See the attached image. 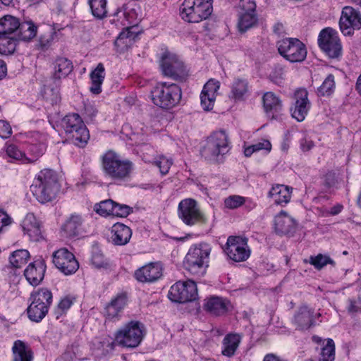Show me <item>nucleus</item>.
Wrapping results in <instances>:
<instances>
[{"label":"nucleus","instance_id":"nucleus-1","mask_svg":"<svg viewBox=\"0 0 361 361\" xmlns=\"http://www.w3.org/2000/svg\"><path fill=\"white\" fill-rule=\"evenodd\" d=\"M101 166L104 176L114 182L129 180L134 170L130 160L122 158L113 150H108L102 156Z\"/></svg>","mask_w":361,"mask_h":361},{"label":"nucleus","instance_id":"nucleus-2","mask_svg":"<svg viewBox=\"0 0 361 361\" xmlns=\"http://www.w3.org/2000/svg\"><path fill=\"white\" fill-rule=\"evenodd\" d=\"M30 190L40 203L51 202L59 190L56 174L51 169L42 170L35 178Z\"/></svg>","mask_w":361,"mask_h":361},{"label":"nucleus","instance_id":"nucleus-3","mask_svg":"<svg viewBox=\"0 0 361 361\" xmlns=\"http://www.w3.org/2000/svg\"><path fill=\"white\" fill-rule=\"evenodd\" d=\"M210 252L211 249L207 244L200 243L191 247L183 262L185 269L195 276H204L209 267Z\"/></svg>","mask_w":361,"mask_h":361},{"label":"nucleus","instance_id":"nucleus-4","mask_svg":"<svg viewBox=\"0 0 361 361\" xmlns=\"http://www.w3.org/2000/svg\"><path fill=\"white\" fill-rule=\"evenodd\" d=\"M151 96L155 105L161 109H170L180 102L182 91L175 83L159 82L152 90Z\"/></svg>","mask_w":361,"mask_h":361},{"label":"nucleus","instance_id":"nucleus-5","mask_svg":"<svg viewBox=\"0 0 361 361\" xmlns=\"http://www.w3.org/2000/svg\"><path fill=\"white\" fill-rule=\"evenodd\" d=\"M212 0H184L180 7V15L188 23H196L211 16Z\"/></svg>","mask_w":361,"mask_h":361},{"label":"nucleus","instance_id":"nucleus-6","mask_svg":"<svg viewBox=\"0 0 361 361\" xmlns=\"http://www.w3.org/2000/svg\"><path fill=\"white\" fill-rule=\"evenodd\" d=\"M228 152V139L225 131L219 130L213 133L206 140L201 150L202 157L207 161L218 163L219 157Z\"/></svg>","mask_w":361,"mask_h":361},{"label":"nucleus","instance_id":"nucleus-7","mask_svg":"<svg viewBox=\"0 0 361 361\" xmlns=\"http://www.w3.org/2000/svg\"><path fill=\"white\" fill-rule=\"evenodd\" d=\"M30 305L27 308L28 318L35 322H41L47 315L52 302V293L46 288H42L31 293Z\"/></svg>","mask_w":361,"mask_h":361},{"label":"nucleus","instance_id":"nucleus-8","mask_svg":"<svg viewBox=\"0 0 361 361\" xmlns=\"http://www.w3.org/2000/svg\"><path fill=\"white\" fill-rule=\"evenodd\" d=\"M62 126L72 142L80 147H85L89 139V130L78 114L66 115L62 120Z\"/></svg>","mask_w":361,"mask_h":361},{"label":"nucleus","instance_id":"nucleus-9","mask_svg":"<svg viewBox=\"0 0 361 361\" xmlns=\"http://www.w3.org/2000/svg\"><path fill=\"white\" fill-rule=\"evenodd\" d=\"M159 65L162 74L173 80L183 82L188 77V71L183 62L176 54L169 51L162 54Z\"/></svg>","mask_w":361,"mask_h":361},{"label":"nucleus","instance_id":"nucleus-10","mask_svg":"<svg viewBox=\"0 0 361 361\" xmlns=\"http://www.w3.org/2000/svg\"><path fill=\"white\" fill-rule=\"evenodd\" d=\"M144 332L145 326L141 322L130 321L116 332L115 340L123 347L133 348L141 343Z\"/></svg>","mask_w":361,"mask_h":361},{"label":"nucleus","instance_id":"nucleus-11","mask_svg":"<svg viewBox=\"0 0 361 361\" xmlns=\"http://www.w3.org/2000/svg\"><path fill=\"white\" fill-rule=\"evenodd\" d=\"M279 53L291 63L302 62L307 56V49L298 38H285L277 42Z\"/></svg>","mask_w":361,"mask_h":361},{"label":"nucleus","instance_id":"nucleus-12","mask_svg":"<svg viewBox=\"0 0 361 361\" xmlns=\"http://www.w3.org/2000/svg\"><path fill=\"white\" fill-rule=\"evenodd\" d=\"M320 49L331 59H338L342 54V45L337 32L331 27L321 30L318 37Z\"/></svg>","mask_w":361,"mask_h":361},{"label":"nucleus","instance_id":"nucleus-13","mask_svg":"<svg viewBox=\"0 0 361 361\" xmlns=\"http://www.w3.org/2000/svg\"><path fill=\"white\" fill-rule=\"evenodd\" d=\"M178 214L183 222L188 226L206 221V218L198 207L197 202L192 198H187L180 202Z\"/></svg>","mask_w":361,"mask_h":361},{"label":"nucleus","instance_id":"nucleus-14","mask_svg":"<svg viewBox=\"0 0 361 361\" xmlns=\"http://www.w3.org/2000/svg\"><path fill=\"white\" fill-rule=\"evenodd\" d=\"M197 285L192 280L176 283L171 287L169 292V298L178 303L193 301L197 299Z\"/></svg>","mask_w":361,"mask_h":361},{"label":"nucleus","instance_id":"nucleus-15","mask_svg":"<svg viewBox=\"0 0 361 361\" xmlns=\"http://www.w3.org/2000/svg\"><path fill=\"white\" fill-rule=\"evenodd\" d=\"M225 252L229 258L235 262H244L250 255L247 238L240 236H229Z\"/></svg>","mask_w":361,"mask_h":361},{"label":"nucleus","instance_id":"nucleus-16","mask_svg":"<svg viewBox=\"0 0 361 361\" xmlns=\"http://www.w3.org/2000/svg\"><path fill=\"white\" fill-rule=\"evenodd\" d=\"M53 263L65 275L73 274L79 268L75 255L66 248H61L53 253Z\"/></svg>","mask_w":361,"mask_h":361},{"label":"nucleus","instance_id":"nucleus-17","mask_svg":"<svg viewBox=\"0 0 361 361\" xmlns=\"http://www.w3.org/2000/svg\"><path fill=\"white\" fill-rule=\"evenodd\" d=\"M339 26L344 35H352L355 30L361 28V13L353 7H345L340 18Z\"/></svg>","mask_w":361,"mask_h":361},{"label":"nucleus","instance_id":"nucleus-18","mask_svg":"<svg viewBox=\"0 0 361 361\" xmlns=\"http://www.w3.org/2000/svg\"><path fill=\"white\" fill-rule=\"evenodd\" d=\"M294 107L290 109L291 116L298 121L305 120L310 109V102L308 99V92L305 89H299L294 93Z\"/></svg>","mask_w":361,"mask_h":361},{"label":"nucleus","instance_id":"nucleus-19","mask_svg":"<svg viewBox=\"0 0 361 361\" xmlns=\"http://www.w3.org/2000/svg\"><path fill=\"white\" fill-rule=\"evenodd\" d=\"M204 310L213 316L225 315L231 308L230 300L219 296H211L204 300Z\"/></svg>","mask_w":361,"mask_h":361},{"label":"nucleus","instance_id":"nucleus-20","mask_svg":"<svg viewBox=\"0 0 361 361\" xmlns=\"http://www.w3.org/2000/svg\"><path fill=\"white\" fill-rule=\"evenodd\" d=\"M162 276V267L158 262H150L135 272V279L142 283H152L157 281Z\"/></svg>","mask_w":361,"mask_h":361},{"label":"nucleus","instance_id":"nucleus-21","mask_svg":"<svg viewBox=\"0 0 361 361\" xmlns=\"http://www.w3.org/2000/svg\"><path fill=\"white\" fill-rule=\"evenodd\" d=\"M46 264L44 259H39L30 263L24 271V276L29 283L38 286L44 279Z\"/></svg>","mask_w":361,"mask_h":361},{"label":"nucleus","instance_id":"nucleus-22","mask_svg":"<svg viewBox=\"0 0 361 361\" xmlns=\"http://www.w3.org/2000/svg\"><path fill=\"white\" fill-rule=\"evenodd\" d=\"M22 228L31 240L39 241L43 238L41 224L32 213L27 214L22 222Z\"/></svg>","mask_w":361,"mask_h":361},{"label":"nucleus","instance_id":"nucleus-23","mask_svg":"<svg viewBox=\"0 0 361 361\" xmlns=\"http://www.w3.org/2000/svg\"><path fill=\"white\" fill-rule=\"evenodd\" d=\"M127 295L126 293L118 294L109 302L104 308V316L109 320L118 319L120 313L127 304Z\"/></svg>","mask_w":361,"mask_h":361},{"label":"nucleus","instance_id":"nucleus-24","mask_svg":"<svg viewBox=\"0 0 361 361\" xmlns=\"http://www.w3.org/2000/svg\"><path fill=\"white\" fill-rule=\"evenodd\" d=\"M275 230L281 235H292L295 231L296 221L284 211L275 217Z\"/></svg>","mask_w":361,"mask_h":361},{"label":"nucleus","instance_id":"nucleus-25","mask_svg":"<svg viewBox=\"0 0 361 361\" xmlns=\"http://www.w3.org/2000/svg\"><path fill=\"white\" fill-rule=\"evenodd\" d=\"M263 107L266 114L271 118H276L282 109V102L272 92H267L262 97Z\"/></svg>","mask_w":361,"mask_h":361},{"label":"nucleus","instance_id":"nucleus-26","mask_svg":"<svg viewBox=\"0 0 361 361\" xmlns=\"http://www.w3.org/2000/svg\"><path fill=\"white\" fill-rule=\"evenodd\" d=\"M314 310L306 305L299 307L294 315L293 323L299 330H306L314 325Z\"/></svg>","mask_w":361,"mask_h":361},{"label":"nucleus","instance_id":"nucleus-27","mask_svg":"<svg viewBox=\"0 0 361 361\" xmlns=\"http://www.w3.org/2000/svg\"><path fill=\"white\" fill-rule=\"evenodd\" d=\"M111 242L115 245H125L130 240L132 231L130 227L121 223H116L111 230Z\"/></svg>","mask_w":361,"mask_h":361},{"label":"nucleus","instance_id":"nucleus-28","mask_svg":"<svg viewBox=\"0 0 361 361\" xmlns=\"http://www.w3.org/2000/svg\"><path fill=\"white\" fill-rule=\"evenodd\" d=\"M220 87L219 81L211 79L203 87L202 91L200 94V99L203 105H205V99L209 100V103L204 107L205 111H210L213 109L217 91Z\"/></svg>","mask_w":361,"mask_h":361},{"label":"nucleus","instance_id":"nucleus-29","mask_svg":"<svg viewBox=\"0 0 361 361\" xmlns=\"http://www.w3.org/2000/svg\"><path fill=\"white\" fill-rule=\"evenodd\" d=\"M13 361H32L34 353L32 349L23 341L17 340L12 347Z\"/></svg>","mask_w":361,"mask_h":361},{"label":"nucleus","instance_id":"nucleus-30","mask_svg":"<svg viewBox=\"0 0 361 361\" xmlns=\"http://www.w3.org/2000/svg\"><path fill=\"white\" fill-rule=\"evenodd\" d=\"M292 188L284 185L273 186L269 192V196L274 199L277 204H287L291 197Z\"/></svg>","mask_w":361,"mask_h":361},{"label":"nucleus","instance_id":"nucleus-31","mask_svg":"<svg viewBox=\"0 0 361 361\" xmlns=\"http://www.w3.org/2000/svg\"><path fill=\"white\" fill-rule=\"evenodd\" d=\"M104 66L99 63L97 67L90 73L92 85L90 90L94 94H98L102 92V84L104 79Z\"/></svg>","mask_w":361,"mask_h":361},{"label":"nucleus","instance_id":"nucleus-32","mask_svg":"<svg viewBox=\"0 0 361 361\" xmlns=\"http://www.w3.org/2000/svg\"><path fill=\"white\" fill-rule=\"evenodd\" d=\"M73 66L72 62L66 58L59 57L54 62V78L61 79L66 78L73 71Z\"/></svg>","mask_w":361,"mask_h":361},{"label":"nucleus","instance_id":"nucleus-33","mask_svg":"<svg viewBox=\"0 0 361 361\" xmlns=\"http://www.w3.org/2000/svg\"><path fill=\"white\" fill-rule=\"evenodd\" d=\"M20 25L19 20L10 15H6L0 18V37L9 35L17 32Z\"/></svg>","mask_w":361,"mask_h":361},{"label":"nucleus","instance_id":"nucleus-34","mask_svg":"<svg viewBox=\"0 0 361 361\" xmlns=\"http://www.w3.org/2000/svg\"><path fill=\"white\" fill-rule=\"evenodd\" d=\"M258 23L256 13L239 12L238 27L240 32H245Z\"/></svg>","mask_w":361,"mask_h":361},{"label":"nucleus","instance_id":"nucleus-35","mask_svg":"<svg viewBox=\"0 0 361 361\" xmlns=\"http://www.w3.org/2000/svg\"><path fill=\"white\" fill-rule=\"evenodd\" d=\"M132 29L133 27L126 28L120 32L119 35L116 39L114 45L118 49H120V51H123L125 48L132 44L137 37V33L133 32Z\"/></svg>","mask_w":361,"mask_h":361},{"label":"nucleus","instance_id":"nucleus-36","mask_svg":"<svg viewBox=\"0 0 361 361\" xmlns=\"http://www.w3.org/2000/svg\"><path fill=\"white\" fill-rule=\"evenodd\" d=\"M82 218L79 215H72L64 224L62 229L68 237H75L79 235L82 226Z\"/></svg>","mask_w":361,"mask_h":361},{"label":"nucleus","instance_id":"nucleus-37","mask_svg":"<svg viewBox=\"0 0 361 361\" xmlns=\"http://www.w3.org/2000/svg\"><path fill=\"white\" fill-rule=\"evenodd\" d=\"M240 342V337L238 334H229L226 335L223 341L224 350H222V354L227 357L233 356Z\"/></svg>","mask_w":361,"mask_h":361},{"label":"nucleus","instance_id":"nucleus-38","mask_svg":"<svg viewBox=\"0 0 361 361\" xmlns=\"http://www.w3.org/2000/svg\"><path fill=\"white\" fill-rule=\"evenodd\" d=\"M248 92V82L245 79H235L231 86L230 97L235 100H242Z\"/></svg>","mask_w":361,"mask_h":361},{"label":"nucleus","instance_id":"nucleus-39","mask_svg":"<svg viewBox=\"0 0 361 361\" xmlns=\"http://www.w3.org/2000/svg\"><path fill=\"white\" fill-rule=\"evenodd\" d=\"M17 32L19 40L29 41L35 37L37 33V27L32 22L25 21L20 23Z\"/></svg>","mask_w":361,"mask_h":361},{"label":"nucleus","instance_id":"nucleus-40","mask_svg":"<svg viewBox=\"0 0 361 361\" xmlns=\"http://www.w3.org/2000/svg\"><path fill=\"white\" fill-rule=\"evenodd\" d=\"M92 15L97 19L106 16V0H88Z\"/></svg>","mask_w":361,"mask_h":361},{"label":"nucleus","instance_id":"nucleus-41","mask_svg":"<svg viewBox=\"0 0 361 361\" xmlns=\"http://www.w3.org/2000/svg\"><path fill=\"white\" fill-rule=\"evenodd\" d=\"M30 258V253L27 250H18L14 251L10 258V263L15 268H20L25 265Z\"/></svg>","mask_w":361,"mask_h":361},{"label":"nucleus","instance_id":"nucleus-42","mask_svg":"<svg viewBox=\"0 0 361 361\" xmlns=\"http://www.w3.org/2000/svg\"><path fill=\"white\" fill-rule=\"evenodd\" d=\"M16 47V40L9 35L0 37V54L8 55L13 54Z\"/></svg>","mask_w":361,"mask_h":361},{"label":"nucleus","instance_id":"nucleus-43","mask_svg":"<svg viewBox=\"0 0 361 361\" xmlns=\"http://www.w3.org/2000/svg\"><path fill=\"white\" fill-rule=\"evenodd\" d=\"M46 151V145L44 143L32 144L28 147L30 157H25L28 163H33L42 156Z\"/></svg>","mask_w":361,"mask_h":361},{"label":"nucleus","instance_id":"nucleus-44","mask_svg":"<svg viewBox=\"0 0 361 361\" xmlns=\"http://www.w3.org/2000/svg\"><path fill=\"white\" fill-rule=\"evenodd\" d=\"M114 201L106 200L94 205V211L99 215L107 216L113 214Z\"/></svg>","mask_w":361,"mask_h":361},{"label":"nucleus","instance_id":"nucleus-45","mask_svg":"<svg viewBox=\"0 0 361 361\" xmlns=\"http://www.w3.org/2000/svg\"><path fill=\"white\" fill-rule=\"evenodd\" d=\"M335 359V345L331 338H329L326 345L322 348L319 361H334Z\"/></svg>","mask_w":361,"mask_h":361},{"label":"nucleus","instance_id":"nucleus-46","mask_svg":"<svg viewBox=\"0 0 361 361\" xmlns=\"http://www.w3.org/2000/svg\"><path fill=\"white\" fill-rule=\"evenodd\" d=\"M335 87L334 76L329 74L318 88V92L322 96L331 94Z\"/></svg>","mask_w":361,"mask_h":361},{"label":"nucleus","instance_id":"nucleus-47","mask_svg":"<svg viewBox=\"0 0 361 361\" xmlns=\"http://www.w3.org/2000/svg\"><path fill=\"white\" fill-rule=\"evenodd\" d=\"M310 262L317 269H321L328 264H334V262L329 256L322 254H319L315 257H310Z\"/></svg>","mask_w":361,"mask_h":361},{"label":"nucleus","instance_id":"nucleus-48","mask_svg":"<svg viewBox=\"0 0 361 361\" xmlns=\"http://www.w3.org/2000/svg\"><path fill=\"white\" fill-rule=\"evenodd\" d=\"M56 32L53 28L49 27V30L41 35L39 39V44L43 49H47L51 46L55 37Z\"/></svg>","mask_w":361,"mask_h":361},{"label":"nucleus","instance_id":"nucleus-49","mask_svg":"<svg viewBox=\"0 0 361 361\" xmlns=\"http://www.w3.org/2000/svg\"><path fill=\"white\" fill-rule=\"evenodd\" d=\"M92 264L97 269H109L110 264L108 260L105 259L104 255L99 252H95L92 254L91 259Z\"/></svg>","mask_w":361,"mask_h":361},{"label":"nucleus","instance_id":"nucleus-50","mask_svg":"<svg viewBox=\"0 0 361 361\" xmlns=\"http://www.w3.org/2000/svg\"><path fill=\"white\" fill-rule=\"evenodd\" d=\"M153 164L159 169L161 175H166L172 166L173 161L171 159H167L164 156H160Z\"/></svg>","mask_w":361,"mask_h":361},{"label":"nucleus","instance_id":"nucleus-51","mask_svg":"<svg viewBox=\"0 0 361 361\" xmlns=\"http://www.w3.org/2000/svg\"><path fill=\"white\" fill-rule=\"evenodd\" d=\"M6 153L10 158L15 160H23V159L25 160L26 156L25 153L21 152L15 145H8L6 146Z\"/></svg>","mask_w":361,"mask_h":361},{"label":"nucleus","instance_id":"nucleus-52","mask_svg":"<svg viewBox=\"0 0 361 361\" xmlns=\"http://www.w3.org/2000/svg\"><path fill=\"white\" fill-rule=\"evenodd\" d=\"M133 212V208L126 205L114 202L113 216L126 217Z\"/></svg>","mask_w":361,"mask_h":361},{"label":"nucleus","instance_id":"nucleus-53","mask_svg":"<svg viewBox=\"0 0 361 361\" xmlns=\"http://www.w3.org/2000/svg\"><path fill=\"white\" fill-rule=\"evenodd\" d=\"M245 198L239 195H231L226 198L224 204L228 209H235L243 204Z\"/></svg>","mask_w":361,"mask_h":361},{"label":"nucleus","instance_id":"nucleus-54","mask_svg":"<svg viewBox=\"0 0 361 361\" xmlns=\"http://www.w3.org/2000/svg\"><path fill=\"white\" fill-rule=\"evenodd\" d=\"M239 12L256 13V3L255 0H240L238 5Z\"/></svg>","mask_w":361,"mask_h":361},{"label":"nucleus","instance_id":"nucleus-55","mask_svg":"<svg viewBox=\"0 0 361 361\" xmlns=\"http://www.w3.org/2000/svg\"><path fill=\"white\" fill-rule=\"evenodd\" d=\"M12 134V129L10 124L3 120H0V137L6 139Z\"/></svg>","mask_w":361,"mask_h":361},{"label":"nucleus","instance_id":"nucleus-56","mask_svg":"<svg viewBox=\"0 0 361 361\" xmlns=\"http://www.w3.org/2000/svg\"><path fill=\"white\" fill-rule=\"evenodd\" d=\"M337 183L336 174L333 171H329L324 176V185L331 188Z\"/></svg>","mask_w":361,"mask_h":361},{"label":"nucleus","instance_id":"nucleus-57","mask_svg":"<svg viewBox=\"0 0 361 361\" xmlns=\"http://www.w3.org/2000/svg\"><path fill=\"white\" fill-rule=\"evenodd\" d=\"M73 303V300L71 298L66 296L63 298L58 304V309L61 310L62 312L68 310Z\"/></svg>","mask_w":361,"mask_h":361},{"label":"nucleus","instance_id":"nucleus-58","mask_svg":"<svg viewBox=\"0 0 361 361\" xmlns=\"http://www.w3.org/2000/svg\"><path fill=\"white\" fill-rule=\"evenodd\" d=\"M97 110L91 104H85L84 105V115L92 120L97 115Z\"/></svg>","mask_w":361,"mask_h":361},{"label":"nucleus","instance_id":"nucleus-59","mask_svg":"<svg viewBox=\"0 0 361 361\" xmlns=\"http://www.w3.org/2000/svg\"><path fill=\"white\" fill-rule=\"evenodd\" d=\"M252 147L255 152L259 151L261 149H265L269 152L271 149V145L269 140H263L261 142L252 145Z\"/></svg>","mask_w":361,"mask_h":361},{"label":"nucleus","instance_id":"nucleus-60","mask_svg":"<svg viewBox=\"0 0 361 361\" xmlns=\"http://www.w3.org/2000/svg\"><path fill=\"white\" fill-rule=\"evenodd\" d=\"M314 146V143L312 140H308L306 138H302L300 140V147L304 152L309 151Z\"/></svg>","mask_w":361,"mask_h":361},{"label":"nucleus","instance_id":"nucleus-61","mask_svg":"<svg viewBox=\"0 0 361 361\" xmlns=\"http://www.w3.org/2000/svg\"><path fill=\"white\" fill-rule=\"evenodd\" d=\"M263 361H287L275 354H267L264 356Z\"/></svg>","mask_w":361,"mask_h":361},{"label":"nucleus","instance_id":"nucleus-62","mask_svg":"<svg viewBox=\"0 0 361 361\" xmlns=\"http://www.w3.org/2000/svg\"><path fill=\"white\" fill-rule=\"evenodd\" d=\"M6 66L3 60H0V80L3 79L6 75Z\"/></svg>","mask_w":361,"mask_h":361},{"label":"nucleus","instance_id":"nucleus-63","mask_svg":"<svg viewBox=\"0 0 361 361\" xmlns=\"http://www.w3.org/2000/svg\"><path fill=\"white\" fill-rule=\"evenodd\" d=\"M358 307L356 305L355 302L350 300V305L348 307V310L350 313L357 312L358 311Z\"/></svg>","mask_w":361,"mask_h":361},{"label":"nucleus","instance_id":"nucleus-64","mask_svg":"<svg viewBox=\"0 0 361 361\" xmlns=\"http://www.w3.org/2000/svg\"><path fill=\"white\" fill-rule=\"evenodd\" d=\"M342 209H343L342 205L338 204L336 206H334L331 209V214L332 215H336L341 212Z\"/></svg>","mask_w":361,"mask_h":361}]
</instances>
